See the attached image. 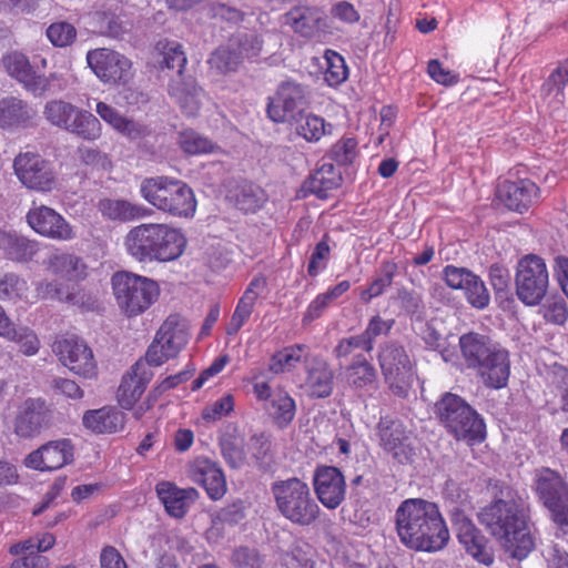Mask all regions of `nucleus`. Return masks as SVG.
<instances>
[{
    "mask_svg": "<svg viewBox=\"0 0 568 568\" xmlns=\"http://www.w3.org/2000/svg\"><path fill=\"white\" fill-rule=\"evenodd\" d=\"M479 523L514 558L523 559L535 547L524 503L507 494L495 498L478 513Z\"/></svg>",
    "mask_w": 568,
    "mask_h": 568,
    "instance_id": "nucleus-1",
    "label": "nucleus"
},
{
    "mask_svg": "<svg viewBox=\"0 0 568 568\" xmlns=\"http://www.w3.org/2000/svg\"><path fill=\"white\" fill-rule=\"evenodd\" d=\"M395 523L402 544L416 551L436 552L449 540L438 506L425 499L404 500L395 513Z\"/></svg>",
    "mask_w": 568,
    "mask_h": 568,
    "instance_id": "nucleus-2",
    "label": "nucleus"
},
{
    "mask_svg": "<svg viewBox=\"0 0 568 568\" xmlns=\"http://www.w3.org/2000/svg\"><path fill=\"white\" fill-rule=\"evenodd\" d=\"M186 246L182 231L166 223H141L123 237L126 254L139 263L172 262Z\"/></svg>",
    "mask_w": 568,
    "mask_h": 568,
    "instance_id": "nucleus-3",
    "label": "nucleus"
},
{
    "mask_svg": "<svg viewBox=\"0 0 568 568\" xmlns=\"http://www.w3.org/2000/svg\"><path fill=\"white\" fill-rule=\"evenodd\" d=\"M141 196L152 206L178 217H192L196 211L193 190L182 180L158 175L140 185Z\"/></svg>",
    "mask_w": 568,
    "mask_h": 568,
    "instance_id": "nucleus-4",
    "label": "nucleus"
},
{
    "mask_svg": "<svg viewBox=\"0 0 568 568\" xmlns=\"http://www.w3.org/2000/svg\"><path fill=\"white\" fill-rule=\"evenodd\" d=\"M272 494L278 513L290 523L306 527L314 525L321 508L304 480L291 477L272 485Z\"/></svg>",
    "mask_w": 568,
    "mask_h": 568,
    "instance_id": "nucleus-5",
    "label": "nucleus"
},
{
    "mask_svg": "<svg viewBox=\"0 0 568 568\" xmlns=\"http://www.w3.org/2000/svg\"><path fill=\"white\" fill-rule=\"evenodd\" d=\"M119 307L130 317L144 313L160 296L159 284L146 276L120 271L111 278Z\"/></svg>",
    "mask_w": 568,
    "mask_h": 568,
    "instance_id": "nucleus-6",
    "label": "nucleus"
},
{
    "mask_svg": "<svg viewBox=\"0 0 568 568\" xmlns=\"http://www.w3.org/2000/svg\"><path fill=\"white\" fill-rule=\"evenodd\" d=\"M436 414L456 439L469 444L485 439V424L478 414L459 396L447 393L436 403Z\"/></svg>",
    "mask_w": 568,
    "mask_h": 568,
    "instance_id": "nucleus-7",
    "label": "nucleus"
},
{
    "mask_svg": "<svg viewBox=\"0 0 568 568\" xmlns=\"http://www.w3.org/2000/svg\"><path fill=\"white\" fill-rule=\"evenodd\" d=\"M44 120L58 129L75 134L87 141H95L102 135L100 119L63 99L45 102L42 111Z\"/></svg>",
    "mask_w": 568,
    "mask_h": 568,
    "instance_id": "nucleus-8",
    "label": "nucleus"
},
{
    "mask_svg": "<svg viewBox=\"0 0 568 568\" xmlns=\"http://www.w3.org/2000/svg\"><path fill=\"white\" fill-rule=\"evenodd\" d=\"M283 24L297 38L312 43H329L335 34L331 19L317 6L297 4L292 7L284 13Z\"/></svg>",
    "mask_w": 568,
    "mask_h": 568,
    "instance_id": "nucleus-9",
    "label": "nucleus"
},
{
    "mask_svg": "<svg viewBox=\"0 0 568 568\" xmlns=\"http://www.w3.org/2000/svg\"><path fill=\"white\" fill-rule=\"evenodd\" d=\"M516 296L526 306H538L549 288V273L545 261L528 254L521 257L515 273Z\"/></svg>",
    "mask_w": 568,
    "mask_h": 568,
    "instance_id": "nucleus-10",
    "label": "nucleus"
},
{
    "mask_svg": "<svg viewBox=\"0 0 568 568\" xmlns=\"http://www.w3.org/2000/svg\"><path fill=\"white\" fill-rule=\"evenodd\" d=\"M1 65L10 78L36 97L43 95L50 89L53 74L48 77L40 72L48 65L47 58L41 54L34 55L30 61L29 57L21 51H9L2 55Z\"/></svg>",
    "mask_w": 568,
    "mask_h": 568,
    "instance_id": "nucleus-11",
    "label": "nucleus"
},
{
    "mask_svg": "<svg viewBox=\"0 0 568 568\" xmlns=\"http://www.w3.org/2000/svg\"><path fill=\"white\" fill-rule=\"evenodd\" d=\"M190 338V326L180 315H170L158 329L149 346L145 361L151 366H160L174 358L185 347Z\"/></svg>",
    "mask_w": 568,
    "mask_h": 568,
    "instance_id": "nucleus-12",
    "label": "nucleus"
},
{
    "mask_svg": "<svg viewBox=\"0 0 568 568\" xmlns=\"http://www.w3.org/2000/svg\"><path fill=\"white\" fill-rule=\"evenodd\" d=\"M378 363L394 395L406 397L414 383L413 364L404 349L395 343H387L381 347Z\"/></svg>",
    "mask_w": 568,
    "mask_h": 568,
    "instance_id": "nucleus-13",
    "label": "nucleus"
},
{
    "mask_svg": "<svg viewBox=\"0 0 568 568\" xmlns=\"http://www.w3.org/2000/svg\"><path fill=\"white\" fill-rule=\"evenodd\" d=\"M535 489L550 510L552 520L560 526H568V488L560 475L549 468L538 469Z\"/></svg>",
    "mask_w": 568,
    "mask_h": 568,
    "instance_id": "nucleus-14",
    "label": "nucleus"
},
{
    "mask_svg": "<svg viewBox=\"0 0 568 568\" xmlns=\"http://www.w3.org/2000/svg\"><path fill=\"white\" fill-rule=\"evenodd\" d=\"M13 166L18 179L28 189L45 193L57 186L53 164L37 153H20Z\"/></svg>",
    "mask_w": 568,
    "mask_h": 568,
    "instance_id": "nucleus-15",
    "label": "nucleus"
},
{
    "mask_svg": "<svg viewBox=\"0 0 568 568\" xmlns=\"http://www.w3.org/2000/svg\"><path fill=\"white\" fill-rule=\"evenodd\" d=\"M87 62L98 79L105 84H124L133 75L131 60L111 49L89 51Z\"/></svg>",
    "mask_w": 568,
    "mask_h": 568,
    "instance_id": "nucleus-16",
    "label": "nucleus"
},
{
    "mask_svg": "<svg viewBox=\"0 0 568 568\" xmlns=\"http://www.w3.org/2000/svg\"><path fill=\"white\" fill-rule=\"evenodd\" d=\"M28 225L39 235L61 242L77 237L75 229L54 209L33 203L27 215Z\"/></svg>",
    "mask_w": 568,
    "mask_h": 568,
    "instance_id": "nucleus-17",
    "label": "nucleus"
},
{
    "mask_svg": "<svg viewBox=\"0 0 568 568\" xmlns=\"http://www.w3.org/2000/svg\"><path fill=\"white\" fill-rule=\"evenodd\" d=\"M53 351L71 372L85 378L97 374V363L91 348L80 338L69 336L54 343Z\"/></svg>",
    "mask_w": 568,
    "mask_h": 568,
    "instance_id": "nucleus-18",
    "label": "nucleus"
},
{
    "mask_svg": "<svg viewBox=\"0 0 568 568\" xmlns=\"http://www.w3.org/2000/svg\"><path fill=\"white\" fill-rule=\"evenodd\" d=\"M253 393L258 402L265 403L264 409L277 427L285 428L293 422L296 404L285 389L272 390L268 383L255 382Z\"/></svg>",
    "mask_w": 568,
    "mask_h": 568,
    "instance_id": "nucleus-19",
    "label": "nucleus"
},
{
    "mask_svg": "<svg viewBox=\"0 0 568 568\" xmlns=\"http://www.w3.org/2000/svg\"><path fill=\"white\" fill-rule=\"evenodd\" d=\"M74 460V446L69 438L50 440L31 452L24 465L34 470L52 471L70 465Z\"/></svg>",
    "mask_w": 568,
    "mask_h": 568,
    "instance_id": "nucleus-20",
    "label": "nucleus"
},
{
    "mask_svg": "<svg viewBox=\"0 0 568 568\" xmlns=\"http://www.w3.org/2000/svg\"><path fill=\"white\" fill-rule=\"evenodd\" d=\"M52 410L41 399L29 398L18 408L13 433L21 438H33L51 426Z\"/></svg>",
    "mask_w": 568,
    "mask_h": 568,
    "instance_id": "nucleus-21",
    "label": "nucleus"
},
{
    "mask_svg": "<svg viewBox=\"0 0 568 568\" xmlns=\"http://www.w3.org/2000/svg\"><path fill=\"white\" fill-rule=\"evenodd\" d=\"M452 521L457 538L468 555L486 566L493 564L494 557L487 547L485 536L476 528L471 520L458 508L452 510Z\"/></svg>",
    "mask_w": 568,
    "mask_h": 568,
    "instance_id": "nucleus-22",
    "label": "nucleus"
},
{
    "mask_svg": "<svg viewBox=\"0 0 568 568\" xmlns=\"http://www.w3.org/2000/svg\"><path fill=\"white\" fill-rule=\"evenodd\" d=\"M313 484L318 500L327 509H336L345 499V478L336 467H318Z\"/></svg>",
    "mask_w": 568,
    "mask_h": 568,
    "instance_id": "nucleus-23",
    "label": "nucleus"
},
{
    "mask_svg": "<svg viewBox=\"0 0 568 568\" xmlns=\"http://www.w3.org/2000/svg\"><path fill=\"white\" fill-rule=\"evenodd\" d=\"M305 99V90L295 82H283L276 93L270 98L267 114L274 122L282 123L294 118L295 112L302 106Z\"/></svg>",
    "mask_w": 568,
    "mask_h": 568,
    "instance_id": "nucleus-24",
    "label": "nucleus"
},
{
    "mask_svg": "<svg viewBox=\"0 0 568 568\" xmlns=\"http://www.w3.org/2000/svg\"><path fill=\"white\" fill-rule=\"evenodd\" d=\"M189 475L194 483L205 489L211 499L220 500L226 494V479L216 463L199 457L190 465Z\"/></svg>",
    "mask_w": 568,
    "mask_h": 568,
    "instance_id": "nucleus-25",
    "label": "nucleus"
},
{
    "mask_svg": "<svg viewBox=\"0 0 568 568\" xmlns=\"http://www.w3.org/2000/svg\"><path fill=\"white\" fill-rule=\"evenodd\" d=\"M539 189L530 180L504 181L498 185L497 196L511 211L523 213L538 199Z\"/></svg>",
    "mask_w": 568,
    "mask_h": 568,
    "instance_id": "nucleus-26",
    "label": "nucleus"
},
{
    "mask_svg": "<svg viewBox=\"0 0 568 568\" xmlns=\"http://www.w3.org/2000/svg\"><path fill=\"white\" fill-rule=\"evenodd\" d=\"M151 379L145 364L138 362L128 372L119 386L118 400L122 408L131 409L140 399Z\"/></svg>",
    "mask_w": 568,
    "mask_h": 568,
    "instance_id": "nucleus-27",
    "label": "nucleus"
},
{
    "mask_svg": "<svg viewBox=\"0 0 568 568\" xmlns=\"http://www.w3.org/2000/svg\"><path fill=\"white\" fill-rule=\"evenodd\" d=\"M155 489L168 514L175 518L183 517L199 497L195 488L182 489L170 481L159 483Z\"/></svg>",
    "mask_w": 568,
    "mask_h": 568,
    "instance_id": "nucleus-28",
    "label": "nucleus"
},
{
    "mask_svg": "<svg viewBox=\"0 0 568 568\" xmlns=\"http://www.w3.org/2000/svg\"><path fill=\"white\" fill-rule=\"evenodd\" d=\"M169 94L176 100L183 113L187 116L197 115L205 99V93L192 77L172 80L169 84Z\"/></svg>",
    "mask_w": 568,
    "mask_h": 568,
    "instance_id": "nucleus-29",
    "label": "nucleus"
},
{
    "mask_svg": "<svg viewBox=\"0 0 568 568\" xmlns=\"http://www.w3.org/2000/svg\"><path fill=\"white\" fill-rule=\"evenodd\" d=\"M47 270L58 280L64 282H79L87 276V265L81 257L55 251L45 260Z\"/></svg>",
    "mask_w": 568,
    "mask_h": 568,
    "instance_id": "nucleus-30",
    "label": "nucleus"
},
{
    "mask_svg": "<svg viewBox=\"0 0 568 568\" xmlns=\"http://www.w3.org/2000/svg\"><path fill=\"white\" fill-rule=\"evenodd\" d=\"M303 388L312 398H326L333 393L334 372L326 361L316 358L307 366Z\"/></svg>",
    "mask_w": 568,
    "mask_h": 568,
    "instance_id": "nucleus-31",
    "label": "nucleus"
},
{
    "mask_svg": "<svg viewBox=\"0 0 568 568\" xmlns=\"http://www.w3.org/2000/svg\"><path fill=\"white\" fill-rule=\"evenodd\" d=\"M95 112L104 123L130 140H138L148 134L145 125L126 118L119 110L105 102L99 101L95 105Z\"/></svg>",
    "mask_w": 568,
    "mask_h": 568,
    "instance_id": "nucleus-32",
    "label": "nucleus"
},
{
    "mask_svg": "<svg viewBox=\"0 0 568 568\" xmlns=\"http://www.w3.org/2000/svg\"><path fill=\"white\" fill-rule=\"evenodd\" d=\"M98 211L109 221L131 222L146 217L149 209L123 199L104 197L98 202Z\"/></svg>",
    "mask_w": 568,
    "mask_h": 568,
    "instance_id": "nucleus-33",
    "label": "nucleus"
},
{
    "mask_svg": "<svg viewBox=\"0 0 568 568\" xmlns=\"http://www.w3.org/2000/svg\"><path fill=\"white\" fill-rule=\"evenodd\" d=\"M459 344L468 366L476 368L501 349L499 345L491 343L486 336L475 333L463 335Z\"/></svg>",
    "mask_w": 568,
    "mask_h": 568,
    "instance_id": "nucleus-34",
    "label": "nucleus"
},
{
    "mask_svg": "<svg viewBox=\"0 0 568 568\" xmlns=\"http://www.w3.org/2000/svg\"><path fill=\"white\" fill-rule=\"evenodd\" d=\"M82 423L97 434L116 433L124 426V414L115 407L104 406L85 412Z\"/></svg>",
    "mask_w": 568,
    "mask_h": 568,
    "instance_id": "nucleus-35",
    "label": "nucleus"
},
{
    "mask_svg": "<svg viewBox=\"0 0 568 568\" xmlns=\"http://www.w3.org/2000/svg\"><path fill=\"white\" fill-rule=\"evenodd\" d=\"M477 369L486 386L495 389L505 387L510 374L508 352L501 348L485 361Z\"/></svg>",
    "mask_w": 568,
    "mask_h": 568,
    "instance_id": "nucleus-36",
    "label": "nucleus"
},
{
    "mask_svg": "<svg viewBox=\"0 0 568 568\" xmlns=\"http://www.w3.org/2000/svg\"><path fill=\"white\" fill-rule=\"evenodd\" d=\"M477 369L486 386L495 389L505 387L510 374L508 352L501 348L485 361Z\"/></svg>",
    "mask_w": 568,
    "mask_h": 568,
    "instance_id": "nucleus-37",
    "label": "nucleus"
},
{
    "mask_svg": "<svg viewBox=\"0 0 568 568\" xmlns=\"http://www.w3.org/2000/svg\"><path fill=\"white\" fill-rule=\"evenodd\" d=\"M265 286V280L255 277L246 287L244 294L240 298L236 308L227 325L226 332L229 335L236 334L244 323L248 320L253 312L254 304L260 295V292Z\"/></svg>",
    "mask_w": 568,
    "mask_h": 568,
    "instance_id": "nucleus-38",
    "label": "nucleus"
},
{
    "mask_svg": "<svg viewBox=\"0 0 568 568\" xmlns=\"http://www.w3.org/2000/svg\"><path fill=\"white\" fill-rule=\"evenodd\" d=\"M33 115L28 104L16 97L0 100V128L12 129L28 123Z\"/></svg>",
    "mask_w": 568,
    "mask_h": 568,
    "instance_id": "nucleus-39",
    "label": "nucleus"
},
{
    "mask_svg": "<svg viewBox=\"0 0 568 568\" xmlns=\"http://www.w3.org/2000/svg\"><path fill=\"white\" fill-rule=\"evenodd\" d=\"M344 377L351 387L364 389L375 384L377 373L365 356L356 355L352 363L345 367Z\"/></svg>",
    "mask_w": 568,
    "mask_h": 568,
    "instance_id": "nucleus-40",
    "label": "nucleus"
},
{
    "mask_svg": "<svg viewBox=\"0 0 568 568\" xmlns=\"http://www.w3.org/2000/svg\"><path fill=\"white\" fill-rule=\"evenodd\" d=\"M378 435L382 446L394 455L397 449L408 439L409 433L405 425L399 420L389 416L382 417L378 423Z\"/></svg>",
    "mask_w": 568,
    "mask_h": 568,
    "instance_id": "nucleus-41",
    "label": "nucleus"
},
{
    "mask_svg": "<svg viewBox=\"0 0 568 568\" xmlns=\"http://www.w3.org/2000/svg\"><path fill=\"white\" fill-rule=\"evenodd\" d=\"M241 62L234 43L219 47L207 60L210 72L214 75H227L236 72Z\"/></svg>",
    "mask_w": 568,
    "mask_h": 568,
    "instance_id": "nucleus-42",
    "label": "nucleus"
},
{
    "mask_svg": "<svg viewBox=\"0 0 568 568\" xmlns=\"http://www.w3.org/2000/svg\"><path fill=\"white\" fill-rule=\"evenodd\" d=\"M341 184V174L331 163L323 164L316 170L305 184L306 190L324 199L327 192L338 187Z\"/></svg>",
    "mask_w": 568,
    "mask_h": 568,
    "instance_id": "nucleus-43",
    "label": "nucleus"
},
{
    "mask_svg": "<svg viewBox=\"0 0 568 568\" xmlns=\"http://www.w3.org/2000/svg\"><path fill=\"white\" fill-rule=\"evenodd\" d=\"M334 126L324 118L307 113L301 116L295 131L307 142H318L324 135H332Z\"/></svg>",
    "mask_w": 568,
    "mask_h": 568,
    "instance_id": "nucleus-44",
    "label": "nucleus"
},
{
    "mask_svg": "<svg viewBox=\"0 0 568 568\" xmlns=\"http://www.w3.org/2000/svg\"><path fill=\"white\" fill-rule=\"evenodd\" d=\"M0 248L16 261L30 260L37 252L33 241L12 232L0 233Z\"/></svg>",
    "mask_w": 568,
    "mask_h": 568,
    "instance_id": "nucleus-45",
    "label": "nucleus"
},
{
    "mask_svg": "<svg viewBox=\"0 0 568 568\" xmlns=\"http://www.w3.org/2000/svg\"><path fill=\"white\" fill-rule=\"evenodd\" d=\"M244 509L241 504H231L212 516V525L206 535L209 540L217 541L224 535L226 525L233 526L244 519Z\"/></svg>",
    "mask_w": 568,
    "mask_h": 568,
    "instance_id": "nucleus-46",
    "label": "nucleus"
},
{
    "mask_svg": "<svg viewBox=\"0 0 568 568\" xmlns=\"http://www.w3.org/2000/svg\"><path fill=\"white\" fill-rule=\"evenodd\" d=\"M306 355L304 345H291L276 352L270 359L268 371L275 375L291 372Z\"/></svg>",
    "mask_w": 568,
    "mask_h": 568,
    "instance_id": "nucleus-47",
    "label": "nucleus"
},
{
    "mask_svg": "<svg viewBox=\"0 0 568 568\" xmlns=\"http://www.w3.org/2000/svg\"><path fill=\"white\" fill-rule=\"evenodd\" d=\"M179 144L182 151L190 155L214 153L217 150V145L209 138L192 129H185L180 132Z\"/></svg>",
    "mask_w": 568,
    "mask_h": 568,
    "instance_id": "nucleus-48",
    "label": "nucleus"
},
{
    "mask_svg": "<svg viewBox=\"0 0 568 568\" xmlns=\"http://www.w3.org/2000/svg\"><path fill=\"white\" fill-rule=\"evenodd\" d=\"M325 72L324 80L329 87H337L348 77V69L344 58L334 50L324 52Z\"/></svg>",
    "mask_w": 568,
    "mask_h": 568,
    "instance_id": "nucleus-49",
    "label": "nucleus"
},
{
    "mask_svg": "<svg viewBox=\"0 0 568 568\" xmlns=\"http://www.w3.org/2000/svg\"><path fill=\"white\" fill-rule=\"evenodd\" d=\"M27 282L14 273L0 275V301L17 303L27 297Z\"/></svg>",
    "mask_w": 568,
    "mask_h": 568,
    "instance_id": "nucleus-50",
    "label": "nucleus"
},
{
    "mask_svg": "<svg viewBox=\"0 0 568 568\" xmlns=\"http://www.w3.org/2000/svg\"><path fill=\"white\" fill-rule=\"evenodd\" d=\"M395 265L390 263H385L382 266L381 274H378L367 287H362L359 290L361 301L364 303L371 302L373 298L378 297L384 293V291L390 286L394 274H395Z\"/></svg>",
    "mask_w": 568,
    "mask_h": 568,
    "instance_id": "nucleus-51",
    "label": "nucleus"
},
{
    "mask_svg": "<svg viewBox=\"0 0 568 568\" xmlns=\"http://www.w3.org/2000/svg\"><path fill=\"white\" fill-rule=\"evenodd\" d=\"M539 306V314L547 323L562 326L568 321V305L561 296L551 295Z\"/></svg>",
    "mask_w": 568,
    "mask_h": 568,
    "instance_id": "nucleus-52",
    "label": "nucleus"
},
{
    "mask_svg": "<svg viewBox=\"0 0 568 568\" xmlns=\"http://www.w3.org/2000/svg\"><path fill=\"white\" fill-rule=\"evenodd\" d=\"M162 63L168 69H176L178 77L175 80L186 79L183 75L184 67L187 62L186 54L181 43L176 41H166L161 44Z\"/></svg>",
    "mask_w": 568,
    "mask_h": 568,
    "instance_id": "nucleus-53",
    "label": "nucleus"
},
{
    "mask_svg": "<svg viewBox=\"0 0 568 568\" xmlns=\"http://www.w3.org/2000/svg\"><path fill=\"white\" fill-rule=\"evenodd\" d=\"M235 406V399L232 394H224L216 400L209 403L202 410V419L205 423H215L229 416Z\"/></svg>",
    "mask_w": 568,
    "mask_h": 568,
    "instance_id": "nucleus-54",
    "label": "nucleus"
},
{
    "mask_svg": "<svg viewBox=\"0 0 568 568\" xmlns=\"http://www.w3.org/2000/svg\"><path fill=\"white\" fill-rule=\"evenodd\" d=\"M568 83V60L555 69L542 85L546 95H552L558 102H562L564 90Z\"/></svg>",
    "mask_w": 568,
    "mask_h": 568,
    "instance_id": "nucleus-55",
    "label": "nucleus"
},
{
    "mask_svg": "<svg viewBox=\"0 0 568 568\" xmlns=\"http://www.w3.org/2000/svg\"><path fill=\"white\" fill-rule=\"evenodd\" d=\"M47 37L54 47L63 48L75 40L77 30L69 22H54L47 29Z\"/></svg>",
    "mask_w": 568,
    "mask_h": 568,
    "instance_id": "nucleus-56",
    "label": "nucleus"
},
{
    "mask_svg": "<svg viewBox=\"0 0 568 568\" xmlns=\"http://www.w3.org/2000/svg\"><path fill=\"white\" fill-rule=\"evenodd\" d=\"M392 326L393 321H385L379 315L373 316L366 329L359 334L364 342V351L369 353L374 347V339L382 334H387Z\"/></svg>",
    "mask_w": 568,
    "mask_h": 568,
    "instance_id": "nucleus-57",
    "label": "nucleus"
},
{
    "mask_svg": "<svg viewBox=\"0 0 568 568\" xmlns=\"http://www.w3.org/2000/svg\"><path fill=\"white\" fill-rule=\"evenodd\" d=\"M463 292L471 306L479 310L488 306L490 301L488 290L477 275H474L471 282H469V285H467Z\"/></svg>",
    "mask_w": 568,
    "mask_h": 568,
    "instance_id": "nucleus-58",
    "label": "nucleus"
},
{
    "mask_svg": "<svg viewBox=\"0 0 568 568\" xmlns=\"http://www.w3.org/2000/svg\"><path fill=\"white\" fill-rule=\"evenodd\" d=\"M8 341L19 345L20 351L26 356H33L39 352L40 341L36 333L29 327L21 326L14 328V337H8Z\"/></svg>",
    "mask_w": 568,
    "mask_h": 568,
    "instance_id": "nucleus-59",
    "label": "nucleus"
},
{
    "mask_svg": "<svg viewBox=\"0 0 568 568\" xmlns=\"http://www.w3.org/2000/svg\"><path fill=\"white\" fill-rule=\"evenodd\" d=\"M444 281L453 290H462L469 285L474 277V273L470 271L448 265L444 268Z\"/></svg>",
    "mask_w": 568,
    "mask_h": 568,
    "instance_id": "nucleus-60",
    "label": "nucleus"
},
{
    "mask_svg": "<svg viewBox=\"0 0 568 568\" xmlns=\"http://www.w3.org/2000/svg\"><path fill=\"white\" fill-rule=\"evenodd\" d=\"M234 47L243 61L244 59L257 58L262 52L263 42L255 34H245L239 38Z\"/></svg>",
    "mask_w": 568,
    "mask_h": 568,
    "instance_id": "nucleus-61",
    "label": "nucleus"
},
{
    "mask_svg": "<svg viewBox=\"0 0 568 568\" xmlns=\"http://www.w3.org/2000/svg\"><path fill=\"white\" fill-rule=\"evenodd\" d=\"M333 154L341 164L352 163L357 155V142L353 138H345L333 146Z\"/></svg>",
    "mask_w": 568,
    "mask_h": 568,
    "instance_id": "nucleus-62",
    "label": "nucleus"
},
{
    "mask_svg": "<svg viewBox=\"0 0 568 568\" xmlns=\"http://www.w3.org/2000/svg\"><path fill=\"white\" fill-rule=\"evenodd\" d=\"M233 560L237 568H262L263 560L255 549L242 547L233 555Z\"/></svg>",
    "mask_w": 568,
    "mask_h": 568,
    "instance_id": "nucleus-63",
    "label": "nucleus"
},
{
    "mask_svg": "<svg viewBox=\"0 0 568 568\" xmlns=\"http://www.w3.org/2000/svg\"><path fill=\"white\" fill-rule=\"evenodd\" d=\"M100 568H128L121 552L113 546H105L100 552Z\"/></svg>",
    "mask_w": 568,
    "mask_h": 568,
    "instance_id": "nucleus-64",
    "label": "nucleus"
}]
</instances>
